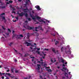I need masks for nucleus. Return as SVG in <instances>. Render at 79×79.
I'll list each match as a JSON object with an SVG mask.
<instances>
[{
    "instance_id": "nucleus-1",
    "label": "nucleus",
    "mask_w": 79,
    "mask_h": 79,
    "mask_svg": "<svg viewBox=\"0 0 79 79\" xmlns=\"http://www.w3.org/2000/svg\"><path fill=\"white\" fill-rule=\"evenodd\" d=\"M36 18H37V20H38V21H39L40 22H42L43 23H44V24H45V21H44L43 20L40 19H41V17H39L38 16H36Z\"/></svg>"
},
{
    "instance_id": "nucleus-2",
    "label": "nucleus",
    "mask_w": 79,
    "mask_h": 79,
    "mask_svg": "<svg viewBox=\"0 0 79 79\" xmlns=\"http://www.w3.org/2000/svg\"><path fill=\"white\" fill-rule=\"evenodd\" d=\"M17 14L18 15H19V16H20V17H22L23 16V15H25V13L23 12H22L21 13H19V12H17Z\"/></svg>"
},
{
    "instance_id": "nucleus-3",
    "label": "nucleus",
    "mask_w": 79,
    "mask_h": 79,
    "mask_svg": "<svg viewBox=\"0 0 79 79\" xmlns=\"http://www.w3.org/2000/svg\"><path fill=\"white\" fill-rule=\"evenodd\" d=\"M27 27H28V29H29L30 30H33V31H35V29L34 27H29L28 26H27Z\"/></svg>"
},
{
    "instance_id": "nucleus-4",
    "label": "nucleus",
    "mask_w": 79,
    "mask_h": 79,
    "mask_svg": "<svg viewBox=\"0 0 79 79\" xmlns=\"http://www.w3.org/2000/svg\"><path fill=\"white\" fill-rule=\"evenodd\" d=\"M35 7L38 10H40L41 9L40 8V6H35Z\"/></svg>"
},
{
    "instance_id": "nucleus-5",
    "label": "nucleus",
    "mask_w": 79,
    "mask_h": 79,
    "mask_svg": "<svg viewBox=\"0 0 79 79\" xmlns=\"http://www.w3.org/2000/svg\"><path fill=\"white\" fill-rule=\"evenodd\" d=\"M37 69L38 70H40V64H37Z\"/></svg>"
},
{
    "instance_id": "nucleus-6",
    "label": "nucleus",
    "mask_w": 79,
    "mask_h": 79,
    "mask_svg": "<svg viewBox=\"0 0 79 79\" xmlns=\"http://www.w3.org/2000/svg\"><path fill=\"white\" fill-rule=\"evenodd\" d=\"M25 44H27V46H30V45H31V44L29 43H28V42H26L25 43Z\"/></svg>"
},
{
    "instance_id": "nucleus-7",
    "label": "nucleus",
    "mask_w": 79,
    "mask_h": 79,
    "mask_svg": "<svg viewBox=\"0 0 79 79\" xmlns=\"http://www.w3.org/2000/svg\"><path fill=\"white\" fill-rule=\"evenodd\" d=\"M30 16L31 18H32V19H33L34 21H36V20H35V19H36L35 18L33 17L31 15H30Z\"/></svg>"
},
{
    "instance_id": "nucleus-8",
    "label": "nucleus",
    "mask_w": 79,
    "mask_h": 79,
    "mask_svg": "<svg viewBox=\"0 0 79 79\" xmlns=\"http://www.w3.org/2000/svg\"><path fill=\"white\" fill-rule=\"evenodd\" d=\"M52 51L54 53H56V51L55 50V48H53L52 49Z\"/></svg>"
},
{
    "instance_id": "nucleus-9",
    "label": "nucleus",
    "mask_w": 79,
    "mask_h": 79,
    "mask_svg": "<svg viewBox=\"0 0 79 79\" xmlns=\"http://www.w3.org/2000/svg\"><path fill=\"white\" fill-rule=\"evenodd\" d=\"M16 38V39H20V40L21 39V37H20V36H19V35H17V36Z\"/></svg>"
},
{
    "instance_id": "nucleus-10",
    "label": "nucleus",
    "mask_w": 79,
    "mask_h": 79,
    "mask_svg": "<svg viewBox=\"0 0 79 79\" xmlns=\"http://www.w3.org/2000/svg\"><path fill=\"white\" fill-rule=\"evenodd\" d=\"M64 75H65V76H66L67 77H68V74L67 73L65 72Z\"/></svg>"
},
{
    "instance_id": "nucleus-11",
    "label": "nucleus",
    "mask_w": 79,
    "mask_h": 79,
    "mask_svg": "<svg viewBox=\"0 0 79 79\" xmlns=\"http://www.w3.org/2000/svg\"><path fill=\"white\" fill-rule=\"evenodd\" d=\"M29 52H33V53H35V50H29Z\"/></svg>"
},
{
    "instance_id": "nucleus-12",
    "label": "nucleus",
    "mask_w": 79,
    "mask_h": 79,
    "mask_svg": "<svg viewBox=\"0 0 79 79\" xmlns=\"http://www.w3.org/2000/svg\"><path fill=\"white\" fill-rule=\"evenodd\" d=\"M46 71H48V72H52V70H51V69H46Z\"/></svg>"
},
{
    "instance_id": "nucleus-13",
    "label": "nucleus",
    "mask_w": 79,
    "mask_h": 79,
    "mask_svg": "<svg viewBox=\"0 0 79 79\" xmlns=\"http://www.w3.org/2000/svg\"><path fill=\"white\" fill-rule=\"evenodd\" d=\"M6 7V6H0V8H2V9H4V8H5Z\"/></svg>"
},
{
    "instance_id": "nucleus-14",
    "label": "nucleus",
    "mask_w": 79,
    "mask_h": 79,
    "mask_svg": "<svg viewBox=\"0 0 79 79\" xmlns=\"http://www.w3.org/2000/svg\"><path fill=\"white\" fill-rule=\"evenodd\" d=\"M13 44V43L11 42L10 44H9V45L10 46V47H11V45H12V44Z\"/></svg>"
},
{
    "instance_id": "nucleus-15",
    "label": "nucleus",
    "mask_w": 79,
    "mask_h": 79,
    "mask_svg": "<svg viewBox=\"0 0 79 79\" xmlns=\"http://www.w3.org/2000/svg\"><path fill=\"white\" fill-rule=\"evenodd\" d=\"M68 53L69 54H71V51H69L66 52V53L67 54Z\"/></svg>"
},
{
    "instance_id": "nucleus-16",
    "label": "nucleus",
    "mask_w": 79,
    "mask_h": 79,
    "mask_svg": "<svg viewBox=\"0 0 79 79\" xmlns=\"http://www.w3.org/2000/svg\"><path fill=\"white\" fill-rule=\"evenodd\" d=\"M36 53H38V54H40V51L38 50L36 51Z\"/></svg>"
},
{
    "instance_id": "nucleus-17",
    "label": "nucleus",
    "mask_w": 79,
    "mask_h": 79,
    "mask_svg": "<svg viewBox=\"0 0 79 79\" xmlns=\"http://www.w3.org/2000/svg\"><path fill=\"white\" fill-rule=\"evenodd\" d=\"M2 19H3V20H5V19H5V17L4 16H2Z\"/></svg>"
},
{
    "instance_id": "nucleus-18",
    "label": "nucleus",
    "mask_w": 79,
    "mask_h": 79,
    "mask_svg": "<svg viewBox=\"0 0 79 79\" xmlns=\"http://www.w3.org/2000/svg\"><path fill=\"white\" fill-rule=\"evenodd\" d=\"M11 71L12 73H14V68H13L11 69Z\"/></svg>"
},
{
    "instance_id": "nucleus-19",
    "label": "nucleus",
    "mask_w": 79,
    "mask_h": 79,
    "mask_svg": "<svg viewBox=\"0 0 79 79\" xmlns=\"http://www.w3.org/2000/svg\"><path fill=\"white\" fill-rule=\"evenodd\" d=\"M10 7H11V8H12L13 10H16V9H15V8L13 7H12V6H11Z\"/></svg>"
},
{
    "instance_id": "nucleus-20",
    "label": "nucleus",
    "mask_w": 79,
    "mask_h": 79,
    "mask_svg": "<svg viewBox=\"0 0 79 79\" xmlns=\"http://www.w3.org/2000/svg\"><path fill=\"white\" fill-rule=\"evenodd\" d=\"M25 16H26V17H27V16H28V14H27V13H26L25 14Z\"/></svg>"
},
{
    "instance_id": "nucleus-21",
    "label": "nucleus",
    "mask_w": 79,
    "mask_h": 79,
    "mask_svg": "<svg viewBox=\"0 0 79 79\" xmlns=\"http://www.w3.org/2000/svg\"><path fill=\"white\" fill-rule=\"evenodd\" d=\"M58 41H56L55 43V45H57V44H58Z\"/></svg>"
},
{
    "instance_id": "nucleus-22",
    "label": "nucleus",
    "mask_w": 79,
    "mask_h": 79,
    "mask_svg": "<svg viewBox=\"0 0 79 79\" xmlns=\"http://www.w3.org/2000/svg\"><path fill=\"white\" fill-rule=\"evenodd\" d=\"M28 54H26L24 55V57H26V56H28Z\"/></svg>"
},
{
    "instance_id": "nucleus-23",
    "label": "nucleus",
    "mask_w": 79,
    "mask_h": 79,
    "mask_svg": "<svg viewBox=\"0 0 79 79\" xmlns=\"http://www.w3.org/2000/svg\"><path fill=\"white\" fill-rule=\"evenodd\" d=\"M61 62H62V63H64V60L62 59H61Z\"/></svg>"
},
{
    "instance_id": "nucleus-24",
    "label": "nucleus",
    "mask_w": 79,
    "mask_h": 79,
    "mask_svg": "<svg viewBox=\"0 0 79 79\" xmlns=\"http://www.w3.org/2000/svg\"><path fill=\"white\" fill-rule=\"evenodd\" d=\"M2 29H3V30H4L6 29L5 28V27H3V26H2Z\"/></svg>"
},
{
    "instance_id": "nucleus-25",
    "label": "nucleus",
    "mask_w": 79,
    "mask_h": 79,
    "mask_svg": "<svg viewBox=\"0 0 79 79\" xmlns=\"http://www.w3.org/2000/svg\"><path fill=\"white\" fill-rule=\"evenodd\" d=\"M28 20L29 21H31V18H28Z\"/></svg>"
},
{
    "instance_id": "nucleus-26",
    "label": "nucleus",
    "mask_w": 79,
    "mask_h": 79,
    "mask_svg": "<svg viewBox=\"0 0 79 79\" xmlns=\"http://www.w3.org/2000/svg\"><path fill=\"white\" fill-rule=\"evenodd\" d=\"M63 69H64V70H66L67 69V68L64 67H63Z\"/></svg>"
},
{
    "instance_id": "nucleus-27",
    "label": "nucleus",
    "mask_w": 79,
    "mask_h": 79,
    "mask_svg": "<svg viewBox=\"0 0 79 79\" xmlns=\"http://www.w3.org/2000/svg\"><path fill=\"white\" fill-rule=\"evenodd\" d=\"M63 47H62L61 48V51L62 52H63Z\"/></svg>"
},
{
    "instance_id": "nucleus-28",
    "label": "nucleus",
    "mask_w": 79,
    "mask_h": 79,
    "mask_svg": "<svg viewBox=\"0 0 79 79\" xmlns=\"http://www.w3.org/2000/svg\"><path fill=\"white\" fill-rule=\"evenodd\" d=\"M9 2L10 3H13V1H9Z\"/></svg>"
},
{
    "instance_id": "nucleus-29",
    "label": "nucleus",
    "mask_w": 79,
    "mask_h": 79,
    "mask_svg": "<svg viewBox=\"0 0 79 79\" xmlns=\"http://www.w3.org/2000/svg\"><path fill=\"white\" fill-rule=\"evenodd\" d=\"M12 13H14V14H16V12L14 11H13L12 12Z\"/></svg>"
},
{
    "instance_id": "nucleus-30",
    "label": "nucleus",
    "mask_w": 79,
    "mask_h": 79,
    "mask_svg": "<svg viewBox=\"0 0 79 79\" xmlns=\"http://www.w3.org/2000/svg\"><path fill=\"white\" fill-rule=\"evenodd\" d=\"M20 37H23V35H19Z\"/></svg>"
},
{
    "instance_id": "nucleus-31",
    "label": "nucleus",
    "mask_w": 79,
    "mask_h": 79,
    "mask_svg": "<svg viewBox=\"0 0 79 79\" xmlns=\"http://www.w3.org/2000/svg\"><path fill=\"white\" fill-rule=\"evenodd\" d=\"M40 78L41 79H43V77H42V76H41V75H40Z\"/></svg>"
},
{
    "instance_id": "nucleus-32",
    "label": "nucleus",
    "mask_w": 79,
    "mask_h": 79,
    "mask_svg": "<svg viewBox=\"0 0 79 79\" xmlns=\"http://www.w3.org/2000/svg\"><path fill=\"white\" fill-rule=\"evenodd\" d=\"M50 68V67H45V69H49Z\"/></svg>"
},
{
    "instance_id": "nucleus-33",
    "label": "nucleus",
    "mask_w": 79,
    "mask_h": 79,
    "mask_svg": "<svg viewBox=\"0 0 79 79\" xmlns=\"http://www.w3.org/2000/svg\"><path fill=\"white\" fill-rule=\"evenodd\" d=\"M56 52L57 53V54H59V52H58V50H57L56 51Z\"/></svg>"
},
{
    "instance_id": "nucleus-34",
    "label": "nucleus",
    "mask_w": 79,
    "mask_h": 79,
    "mask_svg": "<svg viewBox=\"0 0 79 79\" xmlns=\"http://www.w3.org/2000/svg\"><path fill=\"white\" fill-rule=\"evenodd\" d=\"M15 73H18V70H16L15 71Z\"/></svg>"
},
{
    "instance_id": "nucleus-35",
    "label": "nucleus",
    "mask_w": 79,
    "mask_h": 79,
    "mask_svg": "<svg viewBox=\"0 0 79 79\" xmlns=\"http://www.w3.org/2000/svg\"><path fill=\"white\" fill-rule=\"evenodd\" d=\"M5 34L6 35H9V33H6Z\"/></svg>"
},
{
    "instance_id": "nucleus-36",
    "label": "nucleus",
    "mask_w": 79,
    "mask_h": 79,
    "mask_svg": "<svg viewBox=\"0 0 79 79\" xmlns=\"http://www.w3.org/2000/svg\"><path fill=\"white\" fill-rule=\"evenodd\" d=\"M44 50L46 51H48V49L44 48Z\"/></svg>"
},
{
    "instance_id": "nucleus-37",
    "label": "nucleus",
    "mask_w": 79,
    "mask_h": 79,
    "mask_svg": "<svg viewBox=\"0 0 79 79\" xmlns=\"http://www.w3.org/2000/svg\"><path fill=\"white\" fill-rule=\"evenodd\" d=\"M24 10H27V11H29V10H28V9H27V8L25 9H24Z\"/></svg>"
},
{
    "instance_id": "nucleus-38",
    "label": "nucleus",
    "mask_w": 79,
    "mask_h": 79,
    "mask_svg": "<svg viewBox=\"0 0 79 79\" xmlns=\"http://www.w3.org/2000/svg\"><path fill=\"white\" fill-rule=\"evenodd\" d=\"M8 31H9V32H11V31L10 30V29H8Z\"/></svg>"
},
{
    "instance_id": "nucleus-39",
    "label": "nucleus",
    "mask_w": 79,
    "mask_h": 79,
    "mask_svg": "<svg viewBox=\"0 0 79 79\" xmlns=\"http://www.w3.org/2000/svg\"><path fill=\"white\" fill-rule=\"evenodd\" d=\"M6 74L8 75V76H10V73H7Z\"/></svg>"
},
{
    "instance_id": "nucleus-40",
    "label": "nucleus",
    "mask_w": 79,
    "mask_h": 79,
    "mask_svg": "<svg viewBox=\"0 0 79 79\" xmlns=\"http://www.w3.org/2000/svg\"><path fill=\"white\" fill-rule=\"evenodd\" d=\"M15 37V35H13L12 36V38L13 39L14 37Z\"/></svg>"
},
{
    "instance_id": "nucleus-41",
    "label": "nucleus",
    "mask_w": 79,
    "mask_h": 79,
    "mask_svg": "<svg viewBox=\"0 0 79 79\" xmlns=\"http://www.w3.org/2000/svg\"><path fill=\"white\" fill-rule=\"evenodd\" d=\"M5 13H2L1 14V15H5Z\"/></svg>"
},
{
    "instance_id": "nucleus-42",
    "label": "nucleus",
    "mask_w": 79,
    "mask_h": 79,
    "mask_svg": "<svg viewBox=\"0 0 79 79\" xmlns=\"http://www.w3.org/2000/svg\"><path fill=\"white\" fill-rule=\"evenodd\" d=\"M40 61H43V60H42V58H40Z\"/></svg>"
},
{
    "instance_id": "nucleus-43",
    "label": "nucleus",
    "mask_w": 79,
    "mask_h": 79,
    "mask_svg": "<svg viewBox=\"0 0 79 79\" xmlns=\"http://www.w3.org/2000/svg\"><path fill=\"white\" fill-rule=\"evenodd\" d=\"M25 22L26 23H28V22L27 21V20H26L25 21Z\"/></svg>"
},
{
    "instance_id": "nucleus-44",
    "label": "nucleus",
    "mask_w": 79,
    "mask_h": 79,
    "mask_svg": "<svg viewBox=\"0 0 79 79\" xmlns=\"http://www.w3.org/2000/svg\"><path fill=\"white\" fill-rule=\"evenodd\" d=\"M0 3H1V5H3V3H2V1H0Z\"/></svg>"
},
{
    "instance_id": "nucleus-45",
    "label": "nucleus",
    "mask_w": 79,
    "mask_h": 79,
    "mask_svg": "<svg viewBox=\"0 0 79 79\" xmlns=\"http://www.w3.org/2000/svg\"><path fill=\"white\" fill-rule=\"evenodd\" d=\"M30 58H35V57H31V56H30Z\"/></svg>"
},
{
    "instance_id": "nucleus-46",
    "label": "nucleus",
    "mask_w": 79,
    "mask_h": 79,
    "mask_svg": "<svg viewBox=\"0 0 79 79\" xmlns=\"http://www.w3.org/2000/svg\"><path fill=\"white\" fill-rule=\"evenodd\" d=\"M15 62H17V60H16V59H15V61H14Z\"/></svg>"
},
{
    "instance_id": "nucleus-47",
    "label": "nucleus",
    "mask_w": 79,
    "mask_h": 79,
    "mask_svg": "<svg viewBox=\"0 0 79 79\" xmlns=\"http://www.w3.org/2000/svg\"><path fill=\"white\" fill-rule=\"evenodd\" d=\"M4 20V23H6V19Z\"/></svg>"
},
{
    "instance_id": "nucleus-48",
    "label": "nucleus",
    "mask_w": 79,
    "mask_h": 79,
    "mask_svg": "<svg viewBox=\"0 0 79 79\" xmlns=\"http://www.w3.org/2000/svg\"><path fill=\"white\" fill-rule=\"evenodd\" d=\"M14 50H15V52H16V53H17L18 52V51H17V50H16V49H14Z\"/></svg>"
},
{
    "instance_id": "nucleus-49",
    "label": "nucleus",
    "mask_w": 79,
    "mask_h": 79,
    "mask_svg": "<svg viewBox=\"0 0 79 79\" xmlns=\"http://www.w3.org/2000/svg\"><path fill=\"white\" fill-rule=\"evenodd\" d=\"M26 4L27 5V4H28V2L27 1H26Z\"/></svg>"
},
{
    "instance_id": "nucleus-50",
    "label": "nucleus",
    "mask_w": 79,
    "mask_h": 79,
    "mask_svg": "<svg viewBox=\"0 0 79 79\" xmlns=\"http://www.w3.org/2000/svg\"><path fill=\"white\" fill-rule=\"evenodd\" d=\"M37 50H40V48H37Z\"/></svg>"
},
{
    "instance_id": "nucleus-51",
    "label": "nucleus",
    "mask_w": 79,
    "mask_h": 79,
    "mask_svg": "<svg viewBox=\"0 0 79 79\" xmlns=\"http://www.w3.org/2000/svg\"><path fill=\"white\" fill-rule=\"evenodd\" d=\"M10 71V70L9 69H8V70H6V72H9Z\"/></svg>"
},
{
    "instance_id": "nucleus-52",
    "label": "nucleus",
    "mask_w": 79,
    "mask_h": 79,
    "mask_svg": "<svg viewBox=\"0 0 79 79\" xmlns=\"http://www.w3.org/2000/svg\"><path fill=\"white\" fill-rule=\"evenodd\" d=\"M38 73H40V71L39 70H38Z\"/></svg>"
},
{
    "instance_id": "nucleus-53",
    "label": "nucleus",
    "mask_w": 79,
    "mask_h": 79,
    "mask_svg": "<svg viewBox=\"0 0 79 79\" xmlns=\"http://www.w3.org/2000/svg\"><path fill=\"white\" fill-rule=\"evenodd\" d=\"M27 37H28V39H29V36L28 35H27Z\"/></svg>"
},
{
    "instance_id": "nucleus-54",
    "label": "nucleus",
    "mask_w": 79,
    "mask_h": 79,
    "mask_svg": "<svg viewBox=\"0 0 79 79\" xmlns=\"http://www.w3.org/2000/svg\"><path fill=\"white\" fill-rule=\"evenodd\" d=\"M13 22H16V20H13Z\"/></svg>"
},
{
    "instance_id": "nucleus-55",
    "label": "nucleus",
    "mask_w": 79,
    "mask_h": 79,
    "mask_svg": "<svg viewBox=\"0 0 79 79\" xmlns=\"http://www.w3.org/2000/svg\"><path fill=\"white\" fill-rule=\"evenodd\" d=\"M32 12L33 14H34V11L32 10Z\"/></svg>"
},
{
    "instance_id": "nucleus-56",
    "label": "nucleus",
    "mask_w": 79,
    "mask_h": 79,
    "mask_svg": "<svg viewBox=\"0 0 79 79\" xmlns=\"http://www.w3.org/2000/svg\"><path fill=\"white\" fill-rule=\"evenodd\" d=\"M16 19L17 20H18V17H16Z\"/></svg>"
},
{
    "instance_id": "nucleus-57",
    "label": "nucleus",
    "mask_w": 79,
    "mask_h": 79,
    "mask_svg": "<svg viewBox=\"0 0 79 79\" xmlns=\"http://www.w3.org/2000/svg\"><path fill=\"white\" fill-rule=\"evenodd\" d=\"M2 79H4V77L2 76Z\"/></svg>"
},
{
    "instance_id": "nucleus-58",
    "label": "nucleus",
    "mask_w": 79,
    "mask_h": 79,
    "mask_svg": "<svg viewBox=\"0 0 79 79\" xmlns=\"http://www.w3.org/2000/svg\"><path fill=\"white\" fill-rule=\"evenodd\" d=\"M35 29H38V27H35Z\"/></svg>"
},
{
    "instance_id": "nucleus-59",
    "label": "nucleus",
    "mask_w": 79,
    "mask_h": 79,
    "mask_svg": "<svg viewBox=\"0 0 79 79\" xmlns=\"http://www.w3.org/2000/svg\"><path fill=\"white\" fill-rule=\"evenodd\" d=\"M5 73H2V74L3 75H4V74H5Z\"/></svg>"
},
{
    "instance_id": "nucleus-60",
    "label": "nucleus",
    "mask_w": 79,
    "mask_h": 79,
    "mask_svg": "<svg viewBox=\"0 0 79 79\" xmlns=\"http://www.w3.org/2000/svg\"><path fill=\"white\" fill-rule=\"evenodd\" d=\"M62 79H65L64 77H62Z\"/></svg>"
},
{
    "instance_id": "nucleus-61",
    "label": "nucleus",
    "mask_w": 79,
    "mask_h": 79,
    "mask_svg": "<svg viewBox=\"0 0 79 79\" xmlns=\"http://www.w3.org/2000/svg\"><path fill=\"white\" fill-rule=\"evenodd\" d=\"M63 66H64V67L65 66V65H64V64H63Z\"/></svg>"
},
{
    "instance_id": "nucleus-62",
    "label": "nucleus",
    "mask_w": 79,
    "mask_h": 79,
    "mask_svg": "<svg viewBox=\"0 0 79 79\" xmlns=\"http://www.w3.org/2000/svg\"><path fill=\"white\" fill-rule=\"evenodd\" d=\"M34 59H32V61H34Z\"/></svg>"
},
{
    "instance_id": "nucleus-63",
    "label": "nucleus",
    "mask_w": 79,
    "mask_h": 79,
    "mask_svg": "<svg viewBox=\"0 0 79 79\" xmlns=\"http://www.w3.org/2000/svg\"><path fill=\"white\" fill-rule=\"evenodd\" d=\"M35 24H39V22H37V23H36Z\"/></svg>"
},
{
    "instance_id": "nucleus-64",
    "label": "nucleus",
    "mask_w": 79,
    "mask_h": 79,
    "mask_svg": "<svg viewBox=\"0 0 79 79\" xmlns=\"http://www.w3.org/2000/svg\"><path fill=\"white\" fill-rule=\"evenodd\" d=\"M24 79H27V77H25L24 78Z\"/></svg>"
}]
</instances>
